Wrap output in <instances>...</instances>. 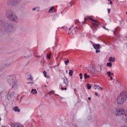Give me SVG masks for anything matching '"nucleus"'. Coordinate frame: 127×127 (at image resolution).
Listing matches in <instances>:
<instances>
[{"instance_id": "f257e3e1", "label": "nucleus", "mask_w": 127, "mask_h": 127, "mask_svg": "<svg viewBox=\"0 0 127 127\" xmlns=\"http://www.w3.org/2000/svg\"><path fill=\"white\" fill-rule=\"evenodd\" d=\"M7 81L10 87H12V89L16 90L18 87V86L17 85V81L16 80V78H15V76L9 75L7 76Z\"/></svg>"}, {"instance_id": "f03ea898", "label": "nucleus", "mask_w": 127, "mask_h": 127, "mask_svg": "<svg viewBox=\"0 0 127 127\" xmlns=\"http://www.w3.org/2000/svg\"><path fill=\"white\" fill-rule=\"evenodd\" d=\"M127 100V93L122 92L116 99V103L118 105H123Z\"/></svg>"}, {"instance_id": "7ed1b4c3", "label": "nucleus", "mask_w": 127, "mask_h": 127, "mask_svg": "<svg viewBox=\"0 0 127 127\" xmlns=\"http://www.w3.org/2000/svg\"><path fill=\"white\" fill-rule=\"evenodd\" d=\"M111 112L113 115H115L116 116H123L127 114L126 110L121 108H113L112 109Z\"/></svg>"}, {"instance_id": "20e7f679", "label": "nucleus", "mask_w": 127, "mask_h": 127, "mask_svg": "<svg viewBox=\"0 0 127 127\" xmlns=\"http://www.w3.org/2000/svg\"><path fill=\"white\" fill-rule=\"evenodd\" d=\"M2 30L5 32H12L14 31V27L11 24H6L2 28Z\"/></svg>"}, {"instance_id": "39448f33", "label": "nucleus", "mask_w": 127, "mask_h": 127, "mask_svg": "<svg viewBox=\"0 0 127 127\" xmlns=\"http://www.w3.org/2000/svg\"><path fill=\"white\" fill-rule=\"evenodd\" d=\"M89 19L91 20V21H94L92 24V27L94 30H98V29H99V25L100 24V23H99L98 21H96V20H94V19L91 18L89 17H84V20H89Z\"/></svg>"}, {"instance_id": "423d86ee", "label": "nucleus", "mask_w": 127, "mask_h": 127, "mask_svg": "<svg viewBox=\"0 0 127 127\" xmlns=\"http://www.w3.org/2000/svg\"><path fill=\"white\" fill-rule=\"evenodd\" d=\"M6 17L10 20H12V21H15V22L18 21V18H17V16L16 15H15V14L13 13H11L10 14H6Z\"/></svg>"}, {"instance_id": "0eeeda50", "label": "nucleus", "mask_w": 127, "mask_h": 127, "mask_svg": "<svg viewBox=\"0 0 127 127\" xmlns=\"http://www.w3.org/2000/svg\"><path fill=\"white\" fill-rule=\"evenodd\" d=\"M80 30H81V27L78 28L75 26V28H73L71 27L68 29V34H72V35H74L76 34V31H80Z\"/></svg>"}, {"instance_id": "6e6552de", "label": "nucleus", "mask_w": 127, "mask_h": 127, "mask_svg": "<svg viewBox=\"0 0 127 127\" xmlns=\"http://www.w3.org/2000/svg\"><path fill=\"white\" fill-rule=\"evenodd\" d=\"M63 82L64 84H61V87L67 88L69 86V81H68V78L67 77H64L63 78Z\"/></svg>"}, {"instance_id": "1a4fd4ad", "label": "nucleus", "mask_w": 127, "mask_h": 127, "mask_svg": "<svg viewBox=\"0 0 127 127\" xmlns=\"http://www.w3.org/2000/svg\"><path fill=\"white\" fill-rule=\"evenodd\" d=\"M20 2V0H7V4H10L11 3H18Z\"/></svg>"}, {"instance_id": "9d476101", "label": "nucleus", "mask_w": 127, "mask_h": 127, "mask_svg": "<svg viewBox=\"0 0 127 127\" xmlns=\"http://www.w3.org/2000/svg\"><path fill=\"white\" fill-rule=\"evenodd\" d=\"M11 127H23V126L19 123H14L11 124Z\"/></svg>"}, {"instance_id": "9b49d317", "label": "nucleus", "mask_w": 127, "mask_h": 127, "mask_svg": "<svg viewBox=\"0 0 127 127\" xmlns=\"http://www.w3.org/2000/svg\"><path fill=\"white\" fill-rule=\"evenodd\" d=\"M15 95V93L14 92H11L10 94L9 95L7 96V100H10L11 98L13 97V96Z\"/></svg>"}, {"instance_id": "f8f14e48", "label": "nucleus", "mask_w": 127, "mask_h": 127, "mask_svg": "<svg viewBox=\"0 0 127 127\" xmlns=\"http://www.w3.org/2000/svg\"><path fill=\"white\" fill-rule=\"evenodd\" d=\"M100 45L99 44H93V47L95 50H98V49H100Z\"/></svg>"}, {"instance_id": "ddd939ff", "label": "nucleus", "mask_w": 127, "mask_h": 127, "mask_svg": "<svg viewBox=\"0 0 127 127\" xmlns=\"http://www.w3.org/2000/svg\"><path fill=\"white\" fill-rule=\"evenodd\" d=\"M99 90V91H103V88L100 85H94V90Z\"/></svg>"}, {"instance_id": "4468645a", "label": "nucleus", "mask_w": 127, "mask_h": 127, "mask_svg": "<svg viewBox=\"0 0 127 127\" xmlns=\"http://www.w3.org/2000/svg\"><path fill=\"white\" fill-rule=\"evenodd\" d=\"M88 72H89V73H94L95 72V68H94V67H93V66L89 67Z\"/></svg>"}, {"instance_id": "2eb2a0df", "label": "nucleus", "mask_w": 127, "mask_h": 127, "mask_svg": "<svg viewBox=\"0 0 127 127\" xmlns=\"http://www.w3.org/2000/svg\"><path fill=\"white\" fill-rule=\"evenodd\" d=\"M102 71V66L101 65H98L96 68V72L100 73Z\"/></svg>"}, {"instance_id": "dca6fc26", "label": "nucleus", "mask_w": 127, "mask_h": 127, "mask_svg": "<svg viewBox=\"0 0 127 127\" xmlns=\"http://www.w3.org/2000/svg\"><path fill=\"white\" fill-rule=\"evenodd\" d=\"M13 110L14 111H15L16 112H17L18 113H19L20 112V110L18 108V107H17V106L14 107L13 108Z\"/></svg>"}, {"instance_id": "f3484780", "label": "nucleus", "mask_w": 127, "mask_h": 127, "mask_svg": "<svg viewBox=\"0 0 127 127\" xmlns=\"http://www.w3.org/2000/svg\"><path fill=\"white\" fill-rule=\"evenodd\" d=\"M116 58H113L112 57L109 58V62H115Z\"/></svg>"}, {"instance_id": "a211bd4d", "label": "nucleus", "mask_w": 127, "mask_h": 127, "mask_svg": "<svg viewBox=\"0 0 127 127\" xmlns=\"http://www.w3.org/2000/svg\"><path fill=\"white\" fill-rule=\"evenodd\" d=\"M87 87L88 90H91V89H92V86L91 85V84L89 83L87 84Z\"/></svg>"}, {"instance_id": "6ab92c4d", "label": "nucleus", "mask_w": 127, "mask_h": 127, "mask_svg": "<svg viewBox=\"0 0 127 127\" xmlns=\"http://www.w3.org/2000/svg\"><path fill=\"white\" fill-rule=\"evenodd\" d=\"M112 66H113V64H112V63H107V67H112Z\"/></svg>"}, {"instance_id": "aec40b11", "label": "nucleus", "mask_w": 127, "mask_h": 127, "mask_svg": "<svg viewBox=\"0 0 127 127\" xmlns=\"http://www.w3.org/2000/svg\"><path fill=\"white\" fill-rule=\"evenodd\" d=\"M73 73H74V71H73V70H69V76H73Z\"/></svg>"}, {"instance_id": "412c9836", "label": "nucleus", "mask_w": 127, "mask_h": 127, "mask_svg": "<svg viewBox=\"0 0 127 127\" xmlns=\"http://www.w3.org/2000/svg\"><path fill=\"white\" fill-rule=\"evenodd\" d=\"M31 93L33 94H37V90H36V89H32L31 90Z\"/></svg>"}, {"instance_id": "4be33fe9", "label": "nucleus", "mask_w": 127, "mask_h": 127, "mask_svg": "<svg viewBox=\"0 0 127 127\" xmlns=\"http://www.w3.org/2000/svg\"><path fill=\"white\" fill-rule=\"evenodd\" d=\"M90 78V75H88L87 73L84 74V79H88Z\"/></svg>"}, {"instance_id": "5701e85b", "label": "nucleus", "mask_w": 127, "mask_h": 127, "mask_svg": "<svg viewBox=\"0 0 127 127\" xmlns=\"http://www.w3.org/2000/svg\"><path fill=\"white\" fill-rule=\"evenodd\" d=\"M54 8V6H52L49 10V12H53V9Z\"/></svg>"}, {"instance_id": "b1692460", "label": "nucleus", "mask_w": 127, "mask_h": 127, "mask_svg": "<svg viewBox=\"0 0 127 127\" xmlns=\"http://www.w3.org/2000/svg\"><path fill=\"white\" fill-rule=\"evenodd\" d=\"M28 80H30V81H33V78L31 76V74H30V77L28 78Z\"/></svg>"}, {"instance_id": "393cba45", "label": "nucleus", "mask_w": 127, "mask_h": 127, "mask_svg": "<svg viewBox=\"0 0 127 127\" xmlns=\"http://www.w3.org/2000/svg\"><path fill=\"white\" fill-rule=\"evenodd\" d=\"M43 74H44V77H45L46 78H47V72H46V71H44L43 72Z\"/></svg>"}, {"instance_id": "a878e982", "label": "nucleus", "mask_w": 127, "mask_h": 127, "mask_svg": "<svg viewBox=\"0 0 127 127\" xmlns=\"http://www.w3.org/2000/svg\"><path fill=\"white\" fill-rule=\"evenodd\" d=\"M107 74H108V76H109V77H111L112 76V72H111V71H108L107 72Z\"/></svg>"}, {"instance_id": "bb28decb", "label": "nucleus", "mask_w": 127, "mask_h": 127, "mask_svg": "<svg viewBox=\"0 0 127 127\" xmlns=\"http://www.w3.org/2000/svg\"><path fill=\"white\" fill-rule=\"evenodd\" d=\"M70 61L69 60H67L66 61L64 62L65 65H68V64H69Z\"/></svg>"}, {"instance_id": "cd10ccee", "label": "nucleus", "mask_w": 127, "mask_h": 127, "mask_svg": "<svg viewBox=\"0 0 127 127\" xmlns=\"http://www.w3.org/2000/svg\"><path fill=\"white\" fill-rule=\"evenodd\" d=\"M51 56V54L47 55V58L48 59H50V57Z\"/></svg>"}, {"instance_id": "c85d7f7f", "label": "nucleus", "mask_w": 127, "mask_h": 127, "mask_svg": "<svg viewBox=\"0 0 127 127\" xmlns=\"http://www.w3.org/2000/svg\"><path fill=\"white\" fill-rule=\"evenodd\" d=\"M125 117H126V118H125V121L126 122V123H127V114H125Z\"/></svg>"}, {"instance_id": "c756f323", "label": "nucleus", "mask_w": 127, "mask_h": 127, "mask_svg": "<svg viewBox=\"0 0 127 127\" xmlns=\"http://www.w3.org/2000/svg\"><path fill=\"white\" fill-rule=\"evenodd\" d=\"M79 77H80V79L81 80H82V79H83V74L82 73H80L79 74Z\"/></svg>"}, {"instance_id": "7c9ffc66", "label": "nucleus", "mask_w": 127, "mask_h": 127, "mask_svg": "<svg viewBox=\"0 0 127 127\" xmlns=\"http://www.w3.org/2000/svg\"><path fill=\"white\" fill-rule=\"evenodd\" d=\"M103 28H104V29H105V30H109V29H108V28H106V26H105V25H103L102 26Z\"/></svg>"}, {"instance_id": "2f4dec72", "label": "nucleus", "mask_w": 127, "mask_h": 127, "mask_svg": "<svg viewBox=\"0 0 127 127\" xmlns=\"http://www.w3.org/2000/svg\"><path fill=\"white\" fill-rule=\"evenodd\" d=\"M61 90H62L63 91H64V90L65 91H66L67 90V88L66 87H62L61 88Z\"/></svg>"}, {"instance_id": "473e14b6", "label": "nucleus", "mask_w": 127, "mask_h": 127, "mask_svg": "<svg viewBox=\"0 0 127 127\" xmlns=\"http://www.w3.org/2000/svg\"><path fill=\"white\" fill-rule=\"evenodd\" d=\"M95 96H96V97H100V96H101V94H98V93H97V92H95Z\"/></svg>"}, {"instance_id": "72a5a7b5", "label": "nucleus", "mask_w": 127, "mask_h": 127, "mask_svg": "<svg viewBox=\"0 0 127 127\" xmlns=\"http://www.w3.org/2000/svg\"><path fill=\"white\" fill-rule=\"evenodd\" d=\"M95 52L96 53H100L101 52V51H100V50H96Z\"/></svg>"}, {"instance_id": "f704fd0d", "label": "nucleus", "mask_w": 127, "mask_h": 127, "mask_svg": "<svg viewBox=\"0 0 127 127\" xmlns=\"http://www.w3.org/2000/svg\"><path fill=\"white\" fill-rule=\"evenodd\" d=\"M36 8H37V7H34V8H33L32 10H33L34 11L36 10Z\"/></svg>"}, {"instance_id": "c9c22d12", "label": "nucleus", "mask_w": 127, "mask_h": 127, "mask_svg": "<svg viewBox=\"0 0 127 127\" xmlns=\"http://www.w3.org/2000/svg\"><path fill=\"white\" fill-rule=\"evenodd\" d=\"M108 13H110V12H111V9H110V8L108 9Z\"/></svg>"}, {"instance_id": "e433bc0d", "label": "nucleus", "mask_w": 127, "mask_h": 127, "mask_svg": "<svg viewBox=\"0 0 127 127\" xmlns=\"http://www.w3.org/2000/svg\"><path fill=\"white\" fill-rule=\"evenodd\" d=\"M71 127H77V126L75 124L72 125Z\"/></svg>"}, {"instance_id": "4c0bfd02", "label": "nucleus", "mask_w": 127, "mask_h": 127, "mask_svg": "<svg viewBox=\"0 0 127 127\" xmlns=\"http://www.w3.org/2000/svg\"><path fill=\"white\" fill-rule=\"evenodd\" d=\"M109 1H110V3H109V4H113V1H112L111 0Z\"/></svg>"}, {"instance_id": "58836bf2", "label": "nucleus", "mask_w": 127, "mask_h": 127, "mask_svg": "<svg viewBox=\"0 0 127 127\" xmlns=\"http://www.w3.org/2000/svg\"><path fill=\"white\" fill-rule=\"evenodd\" d=\"M61 28H64L66 30L67 29V28L66 27H62Z\"/></svg>"}, {"instance_id": "ea45409f", "label": "nucleus", "mask_w": 127, "mask_h": 127, "mask_svg": "<svg viewBox=\"0 0 127 127\" xmlns=\"http://www.w3.org/2000/svg\"><path fill=\"white\" fill-rule=\"evenodd\" d=\"M88 100L89 101H91V97H89L88 98Z\"/></svg>"}, {"instance_id": "a19ab883", "label": "nucleus", "mask_w": 127, "mask_h": 127, "mask_svg": "<svg viewBox=\"0 0 127 127\" xmlns=\"http://www.w3.org/2000/svg\"><path fill=\"white\" fill-rule=\"evenodd\" d=\"M27 84H33V82H27Z\"/></svg>"}, {"instance_id": "79ce46f5", "label": "nucleus", "mask_w": 127, "mask_h": 127, "mask_svg": "<svg viewBox=\"0 0 127 127\" xmlns=\"http://www.w3.org/2000/svg\"><path fill=\"white\" fill-rule=\"evenodd\" d=\"M110 79L113 80V77L112 76H110Z\"/></svg>"}, {"instance_id": "37998d69", "label": "nucleus", "mask_w": 127, "mask_h": 127, "mask_svg": "<svg viewBox=\"0 0 127 127\" xmlns=\"http://www.w3.org/2000/svg\"><path fill=\"white\" fill-rule=\"evenodd\" d=\"M112 76H114V73H111Z\"/></svg>"}, {"instance_id": "c03bdc74", "label": "nucleus", "mask_w": 127, "mask_h": 127, "mask_svg": "<svg viewBox=\"0 0 127 127\" xmlns=\"http://www.w3.org/2000/svg\"><path fill=\"white\" fill-rule=\"evenodd\" d=\"M0 121H1V118H0Z\"/></svg>"}, {"instance_id": "a18cd8bd", "label": "nucleus", "mask_w": 127, "mask_h": 127, "mask_svg": "<svg viewBox=\"0 0 127 127\" xmlns=\"http://www.w3.org/2000/svg\"><path fill=\"white\" fill-rule=\"evenodd\" d=\"M66 73H68V70H66Z\"/></svg>"}, {"instance_id": "49530a36", "label": "nucleus", "mask_w": 127, "mask_h": 127, "mask_svg": "<svg viewBox=\"0 0 127 127\" xmlns=\"http://www.w3.org/2000/svg\"><path fill=\"white\" fill-rule=\"evenodd\" d=\"M104 25H105V26H106V25H107V24H104Z\"/></svg>"}, {"instance_id": "de8ad7c7", "label": "nucleus", "mask_w": 127, "mask_h": 127, "mask_svg": "<svg viewBox=\"0 0 127 127\" xmlns=\"http://www.w3.org/2000/svg\"><path fill=\"white\" fill-rule=\"evenodd\" d=\"M49 94H51V92H50L49 93Z\"/></svg>"}, {"instance_id": "09e8293b", "label": "nucleus", "mask_w": 127, "mask_h": 127, "mask_svg": "<svg viewBox=\"0 0 127 127\" xmlns=\"http://www.w3.org/2000/svg\"><path fill=\"white\" fill-rule=\"evenodd\" d=\"M121 127H127L126 126H122Z\"/></svg>"}, {"instance_id": "8fccbe9b", "label": "nucleus", "mask_w": 127, "mask_h": 127, "mask_svg": "<svg viewBox=\"0 0 127 127\" xmlns=\"http://www.w3.org/2000/svg\"><path fill=\"white\" fill-rule=\"evenodd\" d=\"M108 0V1H110L111 0Z\"/></svg>"}, {"instance_id": "3c124183", "label": "nucleus", "mask_w": 127, "mask_h": 127, "mask_svg": "<svg viewBox=\"0 0 127 127\" xmlns=\"http://www.w3.org/2000/svg\"><path fill=\"white\" fill-rule=\"evenodd\" d=\"M37 11H39V10H38Z\"/></svg>"}, {"instance_id": "603ef678", "label": "nucleus", "mask_w": 127, "mask_h": 127, "mask_svg": "<svg viewBox=\"0 0 127 127\" xmlns=\"http://www.w3.org/2000/svg\"><path fill=\"white\" fill-rule=\"evenodd\" d=\"M75 90H76L75 89H74V91H75Z\"/></svg>"}]
</instances>
